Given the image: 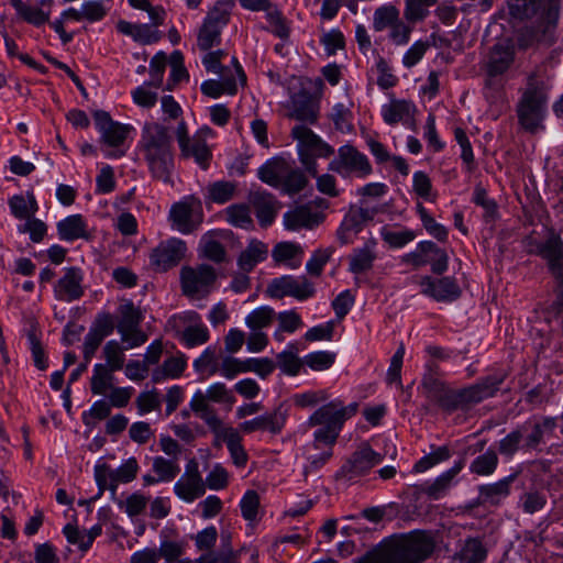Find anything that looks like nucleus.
<instances>
[{
    "mask_svg": "<svg viewBox=\"0 0 563 563\" xmlns=\"http://www.w3.org/2000/svg\"><path fill=\"white\" fill-rule=\"evenodd\" d=\"M187 245L185 241L170 238L159 243L151 253V265L156 271L166 272L176 266L186 255Z\"/></svg>",
    "mask_w": 563,
    "mask_h": 563,
    "instance_id": "15",
    "label": "nucleus"
},
{
    "mask_svg": "<svg viewBox=\"0 0 563 563\" xmlns=\"http://www.w3.org/2000/svg\"><path fill=\"white\" fill-rule=\"evenodd\" d=\"M329 170L343 177L365 178L372 174L373 168L365 154L353 145L345 144L338 150L336 157L330 162Z\"/></svg>",
    "mask_w": 563,
    "mask_h": 563,
    "instance_id": "10",
    "label": "nucleus"
},
{
    "mask_svg": "<svg viewBox=\"0 0 563 563\" xmlns=\"http://www.w3.org/2000/svg\"><path fill=\"white\" fill-rule=\"evenodd\" d=\"M217 278V271L208 264L184 266L180 269L181 291L191 300L205 299L214 290Z\"/></svg>",
    "mask_w": 563,
    "mask_h": 563,
    "instance_id": "7",
    "label": "nucleus"
},
{
    "mask_svg": "<svg viewBox=\"0 0 563 563\" xmlns=\"http://www.w3.org/2000/svg\"><path fill=\"white\" fill-rule=\"evenodd\" d=\"M227 221L242 229H249L252 227L253 221L250 214V209L246 205H232L225 209Z\"/></svg>",
    "mask_w": 563,
    "mask_h": 563,
    "instance_id": "57",
    "label": "nucleus"
},
{
    "mask_svg": "<svg viewBox=\"0 0 563 563\" xmlns=\"http://www.w3.org/2000/svg\"><path fill=\"white\" fill-rule=\"evenodd\" d=\"M124 350L125 349L115 340L106 343L103 346V356L108 369L115 372L123 367L125 361Z\"/></svg>",
    "mask_w": 563,
    "mask_h": 563,
    "instance_id": "54",
    "label": "nucleus"
},
{
    "mask_svg": "<svg viewBox=\"0 0 563 563\" xmlns=\"http://www.w3.org/2000/svg\"><path fill=\"white\" fill-rule=\"evenodd\" d=\"M549 87L536 74L527 78L526 87L516 106L519 125L531 134L544 130L543 121L548 112Z\"/></svg>",
    "mask_w": 563,
    "mask_h": 563,
    "instance_id": "3",
    "label": "nucleus"
},
{
    "mask_svg": "<svg viewBox=\"0 0 563 563\" xmlns=\"http://www.w3.org/2000/svg\"><path fill=\"white\" fill-rule=\"evenodd\" d=\"M120 33L131 36L135 42L147 45L161 40V32L151 24H136L121 20L117 24Z\"/></svg>",
    "mask_w": 563,
    "mask_h": 563,
    "instance_id": "31",
    "label": "nucleus"
},
{
    "mask_svg": "<svg viewBox=\"0 0 563 563\" xmlns=\"http://www.w3.org/2000/svg\"><path fill=\"white\" fill-rule=\"evenodd\" d=\"M152 468L162 482L173 481L180 472L175 460H167L163 456H155L153 459Z\"/></svg>",
    "mask_w": 563,
    "mask_h": 563,
    "instance_id": "58",
    "label": "nucleus"
},
{
    "mask_svg": "<svg viewBox=\"0 0 563 563\" xmlns=\"http://www.w3.org/2000/svg\"><path fill=\"white\" fill-rule=\"evenodd\" d=\"M514 58L515 49L512 46L498 43L493 47L487 63L488 79L484 89V95L490 103L497 102L501 95V85L494 78L506 73Z\"/></svg>",
    "mask_w": 563,
    "mask_h": 563,
    "instance_id": "8",
    "label": "nucleus"
},
{
    "mask_svg": "<svg viewBox=\"0 0 563 563\" xmlns=\"http://www.w3.org/2000/svg\"><path fill=\"white\" fill-rule=\"evenodd\" d=\"M509 14L518 20L538 16L544 30L556 24L559 0H509Z\"/></svg>",
    "mask_w": 563,
    "mask_h": 563,
    "instance_id": "9",
    "label": "nucleus"
},
{
    "mask_svg": "<svg viewBox=\"0 0 563 563\" xmlns=\"http://www.w3.org/2000/svg\"><path fill=\"white\" fill-rule=\"evenodd\" d=\"M170 321L175 324L189 323L178 335L179 340L189 349L205 344L210 338L208 328L196 311L174 316Z\"/></svg>",
    "mask_w": 563,
    "mask_h": 563,
    "instance_id": "17",
    "label": "nucleus"
},
{
    "mask_svg": "<svg viewBox=\"0 0 563 563\" xmlns=\"http://www.w3.org/2000/svg\"><path fill=\"white\" fill-rule=\"evenodd\" d=\"M211 431L217 439L225 442L233 463L239 467L244 466L247 462V454L241 444L242 438L238 430L232 427L222 426L218 429H211Z\"/></svg>",
    "mask_w": 563,
    "mask_h": 563,
    "instance_id": "30",
    "label": "nucleus"
},
{
    "mask_svg": "<svg viewBox=\"0 0 563 563\" xmlns=\"http://www.w3.org/2000/svg\"><path fill=\"white\" fill-rule=\"evenodd\" d=\"M200 211V201L194 197L174 203L169 211L172 227L183 234L191 233L202 221Z\"/></svg>",
    "mask_w": 563,
    "mask_h": 563,
    "instance_id": "12",
    "label": "nucleus"
},
{
    "mask_svg": "<svg viewBox=\"0 0 563 563\" xmlns=\"http://www.w3.org/2000/svg\"><path fill=\"white\" fill-rule=\"evenodd\" d=\"M9 206L12 214L20 220L29 219L38 209L35 197L31 192L27 194V197L22 195L13 196L9 200Z\"/></svg>",
    "mask_w": 563,
    "mask_h": 563,
    "instance_id": "45",
    "label": "nucleus"
},
{
    "mask_svg": "<svg viewBox=\"0 0 563 563\" xmlns=\"http://www.w3.org/2000/svg\"><path fill=\"white\" fill-rule=\"evenodd\" d=\"M454 137L461 147V158L465 165V169L472 173L475 169V158L470 139L461 128L454 130Z\"/></svg>",
    "mask_w": 563,
    "mask_h": 563,
    "instance_id": "60",
    "label": "nucleus"
},
{
    "mask_svg": "<svg viewBox=\"0 0 563 563\" xmlns=\"http://www.w3.org/2000/svg\"><path fill=\"white\" fill-rule=\"evenodd\" d=\"M288 117L298 121L316 123L318 120L319 106L307 92L295 93L289 103Z\"/></svg>",
    "mask_w": 563,
    "mask_h": 563,
    "instance_id": "27",
    "label": "nucleus"
},
{
    "mask_svg": "<svg viewBox=\"0 0 563 563\" xmlns=\"http://www.w3.org/2000/svg\"><path fill=\"white\" fill-rule=\"evenodd\" d=\"M93 120L96 128L101 134V141L107 145L117 147L125 141L129 126L113 121L107 111H96Z\"/></svg>",
    "mask_w": 563,
    "mask_h": 563,
    "instance_id": "20",
    "label": "nucleus"
},
{
    "mask_svg": "<svg viewBox=\"0 0 563 563\" xmlns=\"http://www.w3.org/2000/svg\"><path fill=\"white\" fill-rule=\"evenodd\" d=\"M267 254V245L261 241L253 240L250 242L246 249L241 252L238 260V265L242 269V272L249 273L253 271V268L258 263L265 261Z\"/></svg>",
    "mask_w": 563,
    "mask_h": 563,
    "instance_id": "37",
    "label": "nucleus"
},
{
    "mask_svg": "<svg viewBox=\"0 0 563 563\" xmlns=\"http://www.w3.org/2000/svg\"><path fill=\"white\" fill-rule=\"evenodd\" d=\"M186 548L187 544L184 541L163 540L156 552L159 554V558L165 560V563H170L180 559L184 555Z\"/></svg>",
    "mask_w": 563,
    "mask_h": 563,
    "instance_id": "62",
    "label": "nucleus"
},
{
    "mask_svg": "<svg viewBox=\"0 0 563 563\" xmlns=\"http://www.w3.org/2000/svg\"><path fill=\"white\" fill-rule=\"evenodd\" d=\"M113 331V323L109 316L99 319L85 336L84 358L89 362L100 346L101 342Z\"/></svg>",
    "mask_w": 563,
    "mask_h": 563,
    "instance_id": "28",
    "label": "nucleus"
},
{
    "mask_svg": "<svg viewBox=\"0 0 563 563\" xmlns=\"http://www.w3.org/2000/svg\"><path fill=\"white\" fill-rule=\"evenodd\" d=\"M383 456L375 452L367 442H362L357 449L346 459L340 473L347 478H354L366 474L375 465L379 464Z\"/></svg>",
    "mask_w": 563,
    "mask_h": 563,
    "instance_id": "14",
    "label": "nucleus"
},
{
    "mask_svg": "<svg viewBox=\"0 0 563 563\" xmlns=\"http://www.w3.org/2000/svg\"><path fill=\"white\" fill-rule=\"evenodd\" d=\"M463 466V462L459 461L450 470L442 473L430 485L427 486V495L433 499L442 498L453 486L454 478L462 471Z\"/></svg>",
    "mask_w": 563,
    "mask_h": 563,
    "instance_id": "39",
    "label": "nucleus"
},
{
    "mask_svg": "<svg viewBox=\"0 0 563 563\" xmlns=\"http://www.w3.org/2000/svg\"><path fill=\"white\" fill-rule=\"evenodd\" d=\"M506 377L507 373L505 371H498L466 388L452 389L445 398L444 410L448 412L468 410L476 404L493 397Z\"/></svg>",
    "mask_w": 563,
    "mask_h": 563,
    "instance_id": "5",
    "label": "nucleus"
},
{
    "mask_svg": "<svg viewBox=\"0 0 563 563\" xmlns=\"http://www.w3.org/2000/svg\"><path fill=\"white\" fill-rule=\"evenodd\" d=\"M266 294L271 298L280 299L286 296L305 300L314 294L312 284L306 277L296 278L285 275L274 278L266 288Z\"/></svg>",
    "mask_w": 563,
    "mask_h": 563,
    "instance_id": "13",
    "label": "nucleus"
},
{
    "mask_svg": "<svg viewBox=\"0 0 563 563\" xmlns=\"http://www.w3.org/2000/svg\"><path fill=\"white\" fill-rule=\"evenodd\" d=\"M376 242L368 241L363 247L353 250L349 257V267L353 274H362L373 267L376 260Z\"/></svg>",
    "mask_w": 563,
    "mask_h": 563,
    "instance_id": "36",
    "label": "nucleus"
},
{
    "mask_svg": "<svg viewBox=\"0 0 563 563\" xmlns=\"http://www.w3.org/2000/svg\"><path fill=\"white\" fill-rule=\"evenodd\" d=\"M515 476H507L494 484H487L479 486L478 498L482 504H488L492 506L499 505L510 494V485L514 482Z\"/></svg>",
    "mask_w": 563,
    "mask_h": 563,
    "instance_id": "34",
    "label": "nucleus"
},
{
    "mask_svg": "<svg viewBox=\"0 0 563 563\" xmlns=\"http://www.w3.org/2000/svg\"><path fill=\"white\" fill-rule=\"evenodd\" d=\"M459 558L461 563H482L486 558V550L478 539H467Z\"/></svg>",
    "mask_w": 563,
    "mask_h": 563,
    "instance_id": "55",
    "label": "nucleus"
},
{
    "mask_svg": "<svg viewBox=\"0 0 563 563\" xmlns=\"http://www.w3.org/2000/svg\"><path fill=\"white\" fill-rule=\"evenodd\" d=\"M555 427L556 420L554 418H544L541 422L536 423L531 433L527 437L523 448H537L542 442L544 433L553 431Z\"/></svg>",
    "mask_w": 563,
    "mask_h": 563,
    "instance_id": "61",
    "label": "nucleus"
},
{
    "mask_svg": "<svg viewBox=\"0 0 563 563\" xmlns=\"http://www.w3.org/2000/svg\"><path fill=\"white\" fill-rule=\"evenodd\" d=\"M175 494L186 503H192L206 493V484L198 470V463L190 461L185 473L174 486Z\"/></svg>",
    "mask_w": 563,
    "mask_h": 563,
    "instance_id": "16",
    "label": "nucleus"
},
{
    "mask_svg": "<svg viewBox=\"0 0 563 563\" xmlns=\"http://www.w3.org/2000/svg\"><path fill=\"white\" fill-rule=\"evenodd\" d=\"M335 353L329 351H318L307 354L302 363L312 371L321 372L330 368L335 362Z\"/></svg>",
    "mask_w": 563,
    "mask_h": 563,
    "instance_id": "59",
    "label": "nucleus"
},
{
    "mask_svg": "<svg viewBox=\"0 0 563 563\" xmlns=\"http://www.w3.org/2000/svg\"><path fill=\"white\" fill-rule=\"evenodd\" d=\"M113 371L107 368L104 364H96L90 379V389L93 395H106L113 387Z\"/></svg>",
    "mask_w": 563,
    "mask_h": 563,
    "instance_id": "46",
    "label": "nucleus"
},
{
    "mask_svg": "<svg viewBox=\"0 0 563 563\" xmlns=\"http://www.w3.org/2000/svg\"><path fill=\"white\" fill-rule=\"evenodd\" d=\"M120 321L117 325L118 331L131 330L132 328L140 327L142 321V313L132 301H125L119 307Z\"/></svg>",
    "mask_w": 563,
    "mask_h": 563,
    "instance_id": "51",
    "label": "nucleus"
},
{
    "mask_svg": "<svg viewBox=\"0 0 563 563\" xmlns=\"http://www.w3.org/2000/svg\"><path fill=\"white\" fill-rule=\"evenodd\" d=\"M306 185L307 178L305 174L290 164L279 189L288 195H292L301 191Z\"/></svg>",
    "mask_w": 563,
    "mask_h": 563,
    "instance_id": "56",
    "label": "nucleus"
},
{
    "mask_svg": "<svg viewBox=\"0 0 563 563\" xmlns=\"http://www.w3.org/2000/svg\"><path fill=\"white\" fill-rule=\"evenodd\" d=\"M413 106L406 100H391L382 107V117L386 124L395 125L411 117Z\"/></svg>",
    "mask_w": 563,
    "mask_h": 563,
    "instance_id": "42",
    "label": "nucleus"
},
{
    "mask_svg": "<svg viewBox=\"0 0 563 563\" xmlns=\"http://www.w3.org/2000/svg\"><path fill=\"white\" fill-rule=\"evenodd\" d=\"M221 80L209 79L201 84V91L203 95L211 98H219L223 93L234 95L238 86L233 74L220 75Z\"/></svg>",
    "mask_w": 563,
    "mask_h": 563,
    "instance_id": "41",
    "label": "nucleus"
},
{
    "mask_svg": "<svg viewBox=\"0 0 563 563\" xmlns=\"http://www.w3.org/2000/svg\"><path fill=\"white\" fill-rule=\"evenodd\" d=\"M15 10L16 16L25 23L40 27L49 22L53 0H41L40 5H33L30 1L9 0Z\"/></svg>",
    "mask_w": 563,
    "mask_h": 563,
    "instance_id": "21",
    "label": "nucleus"
},
{
    "mask_svg": "<svg viewBox=\"0 0 563 563\" xmlns=\"http://www.w3.org/2000/svg\"><path fill=\"white\" fill-rule=\"evenodd\" d=\"M137 147L152 176L168 181L174 167L173 142L168 129L158 122H145Z\"/></svg>",
    "mask_w": 563,
    "mask_h": 563,
    "instance_id": "1",
    "label": "nucleus"
},
{
    "mask_svg": "<svg viewBox=\"0 0 563 563\" xmlns=\"http://www.w3.org/2000/svg\"><path fill=\"white\" fill-rule=\"evenodd\" d=\"M498 465V456L494 450L478 455L470 465V471L479 476L492 475Z\"/></svg>",
    "mask_w": 563,
    "mask_h": 563,
    "instance_id": "52",
    "label": "nucleus"
},
{
    "mask_svg": "<svg viewBox=\"0 0 563 563\" xmlns=\"http://www.w3.org/2000/svg\"><path fill=\"white\" fill-rule=\"evenodd\" d=\"M251 202L260 224L262 227L271 225L278 211V201L275 197L266 191H254L251 195Z\"/></svg>",
    "mask_w": 563,
    "mask_h": 563,
    "instance_id": "29",
    "label": "nucleus"
},
{
    "mask_svg": "<svg viewBox=\"0 0 563 563\" xmlns=\"http://www.w3.org/2000/svg\"><path fill=\"white\" fill-rule=\"evenodd\" d=\"M291 136L298 142V151L314 153L318 157H329L334 153L332 146L323 142L306 125H295L291 130Z\"/></svg>",
    "mask_w": 563,
    "mask_h": 563,
    "instance_id": "25",
    "label": "nucleus"
},
{
    "mask_svg": "<svg viewBox=\"0 0 563 563\" xmlns=\"http://www.w3.org/2000/svg\"><path fill=\"white\" fill-rule=\"evenodd\" d=\"M233 3L230 0H219L208 12L203 23L222 29L229 23Z\"/></svg>",
    "mask_w": 563,
    "mask_h": 563,
    "instance_id": "44",
    "label": "nucleus"
},
{
    "mask_svg": "<svg viewBox=\"0 0 563 563\" xmlns=\"http://www.w3.org/2000/svg\"><path fill=\"white\" fill-rule=\"evenodd\" d=\"M57 232L60 240L68 242L89 238L87 222L81 214H71L60 220Z\"/></svg>",
    "mask_w": 563,
    "mask_h": 563,
    "instance_id": "33",
    "label": "nucleus"
},
{
    "mask_svg": "<svg viewBox=\"0 0 563 563\" xmlns=\"http://www.w3.org/2000/svg\"><path fill=\"white\" fill-rule=\"evenodd\" d=\"M302 255V247L295 242H280L272 251L273 260L290 269H296L301 265Z\"/></svg>",
    "mask_w": 563,
    "mask_h": 563,
    "instance_id": "35",
    "label": "nucleus"
},
{
    "mask_svg": "<svg viewBox=\"0 0 563 563\" xmlns=\"http://www.w3.org/2000/svg\"><path fill=\"white\" fill-rule=\"evenodd\" d=\"M210 402L221 405L230 411L236 402L233 390L229 389L224 383L217 382L211 384L205 393L197 390L189 402L190 409L210 430L225 426Z\"/></svg>",
    "mask_w": 563,
    "mask_h": 563,
    "instance_id": "4",
    "label": "nucleus"
},
{
    "mask_svg": "<svg viewBox=\"0 0 563 563\" xmlns=\"http://www.w3.org/2000/svg\"><path fill=\"white\" fill-rule=\"evenodd\" d=\"M421 387L424 395L435 401L443 410L445 398L450 395L452 389L446 388L444 383L439 378L438 365L434 362H430L427 365V373H424Z\"/></svg>",
    "mask_w": 563,
    "mask_h": 563,
    "instance_id": "26",
    "label": "nucleus"
},
{
    "mask_svg": "<svg viewBox=\"0 0 563 563\" xmlns=\"http://www.w3.org/2000/svg\"><path fill=\"white\" fill-rule=\"evenodd\" d=\"M329 395L325 390H308L292 396V402L298 408L314 407L318 404L327 401Z\"/></svg>",
    "mask_w": 563,
    "mask_h": 563,
    "instance_id": "64",
    "label": "nucleus"
},
{
    "mask_svg": "<svg viewBox=\"0 0 563 563\" xmlns=\"http://www.w3.org/2000/svg\"><path fill=\"white\" fill-rule=\"evenodd\" d=\"M421 292L432 297L437 301H453L461 295V289L456 282L451 277L432 279L423 277L420 282Z\"/></svg>",
    "mask_w": 563,
    "mask_h": 563,
    "instance_id": "24",
    "label": "nucleus"
},
{
    "mask_svg": "<svg viewBox=\"0 0 563 563\" xmlns=\"http://www.w3.org/2000/svg\"><path fill=\"white\" fill-rule=\"evenodd\" d=\"M530 253L537 254L547 261L549 269L556 280V299L551 310L560 316L563 313V241L554 231H550L545 241H530Z\"/></svg>",
    "mask_w": 563,
    "mask_h": 563,
    "instance_id": "6",
    "label": "nucleus"
},
{
    "mask_svg": "<svg viewBox=\"0 0 563 563\" xmlns=\"http://www.w3.org/2000/svg\"><path fill=\"white\" fill-rule=\"evenodd\" d=\"M194 368L197 373L214 375L219 372L220 364L218 361L217 349L208 346L201 355L194 361Z\"/></svg>",
    "mask_w": 563,
    "mask_h": 563,
    "instance_id": "49",
    "label": "nucleus"
},
{
    "mask_svg": "<svg viewBox=\"0 0 563 563\" xmlns=\"http://www.w3.org/2000/svg\"><path fill=\"white\" fill-rule=\"evenodd\" d=\"M357 402L344 405L336 398L321 407L308 418V426L316 427L312 448L319 449L321 444L335 445L344 423L357 412Z\"/></svg>",
    "mask_w": 563,
    "mask_h": 563,
    "instance_id": "2",
    "label": "nucleus"
},
{
    "mask_svg": "<svg viewBox=\"0 0 563 563\" xmlns=\"http://www.w3.org/2000/svg\"><path fill=\"white\" fill-rule=\"evenodd\" d=\"M275 310L269 306H262L254 309L245 318V323L250 330H260L271 327L276 318Z\"/></svg>",
    "mask_w": 563,
    "mask_h": 563,
    "instance_id": "48",
    "label": "nucleus"
},
{
    "mask_svg": "<svg viewBox=\"0 0 563 563\" xmlns=\"http://www.w3.org/2000/svg\"><path fill=\"white\" fill-rule=\"evenodd\" d=\"M399 19V10L393 4L378 7L373 15V29L382 32L387 27H391Z\"/></svg>",
    "mask_w": 563,
    "mask_h": 563,
    "instance_id": "50",
    "label": "nucleus"
},
{
    "mask_svg": "<svg viewBox=\"0 0 563 563\" xmlns=\"http://www.w3.org/2000/svg\"><path fill=\"white\" fill-rule=\"evenodd\" d=\"M199 255L214 263H222L225 261L227 252L212 233H207L200 240Z\"/></svg>",
    "mask_w": 563,
    "mask_h": 563,
    "instance_id": "43",
    "label": "nucleus"
},
{
    "mask_svg": "<svg viewBox=\"0 0 563 563\" xmlns=\"http://www.w3.org/2000/svg\"><path fill=\"white\" fill-rule=\"evenodd\" d=\"M224 55H225L224 52L221 49L207 53L202 58V64L206 67L207 71L219 74V75H222V74L231 75L234 71V74L238 75L240 81L242 84L245 82V80H246L245 74L242 69V66L239 64V62L235 57L232 58L233 70L227 69L221 65V59Z\"/></svg>",
    "mask_w": 563,
    "mask_h": 563,
    "instance_id": "40",
    "label": "nucleus"
},
{
    "mask_svg": "<svg viewBox=\"0 0 563 563\" xmlns=\"http://www.w3.org/2000/svg\"><path fill=\"white\" fill-rule=\"evenodd\" d=\"M375 213L374 209L351 207L336 232L340 242L352 243L364 225L374 219Z\"/></svg>",
    "mask_w": 563,
    "mask_h": 563,
    "instance_id": "19",
    "label": "nucleus"
},
{
    "mask_svg": "<svg viewBox=\"0 0 563 563\" xmlns=\"http://www.w3.org/2000/svg\"><path fill=\"white\" fill-rule=\"evenodd\" d=\"M438 0H405L404 16L410 23L423 21Z\"/></svg>",
    "mask_w": 563,
    "mask_h": 563,
    "instance_id": "47",
    "label": "nucleus"
},
{
    "mask_svg": "<svg viewBox=\"0 0 563 563\" xmlns=\"http://www.w3.org/2000/svg\"><path fill=\"white\" fill-rule=\"evenodd\" d=\"M186 366L187 360L184 354L170 356L153 371L152 380L157 384L168 378H178L183 375Z\"/></svg>",
    "mask_w": 563,
    "mask_h": 563,
    "instance_id": "38",
    "label": "nucleus"
},
{
    "mask_svg": "<svg viewBox=\"0 0 563 563\" xmlns=\"http://www.w3.org/2000/svg\"><path fill=\"white\" fill-rule=\"evenodd\" d=\"M288 417V409L279 405L273 411L266 412L254 419L246 420L240 424V430L244 433L256 431H268L272 434H278L284 429Z\"/></svg>",
    "mask_w": 563,
    "mask_h": 563,
    "instance_id": "18",
    "label": "nucleus"
},
{
    "mask_svg": "<svg viewBox=\"0 0 563 563\" xmlns=\"http://www.w3.org/2000/svg\"><path fill=\"white\" fill-rule=\"evenodd\" d=\"M236 192V184L233 181L219 180L208 186V197L216 203L230 201Z\"/></svg>",
    "mask_w": 563,
    "mask_h": 563,
    "instance_id": "53",
    "label": "nucleus"
},
{
    "mask_svg": "<svg viewBox=\"0 0 563 563\" xmlns=\"http://www.w3.org/2000/svg\"><path fill=\"white\" fill-rule=\"evenodd\" d=\"M82 273L77 267H67L54 287L55 297L62 301H74L84 295Z\"/></svg>",
    "mask_w": 563,
    "mask_h": 563,
    "instance_id": "23",
    "label": "nucleus"
},
{
    "mask_svg": "<svg viewBox=\"0 0 563 563\" xmlns=\"http://www.w3.org/2000/svg\"><path fill=\"white\" fill-rule=\"evenodd\" d=\"M175 135L181 156L185 158H194L202 169H207L212 157L211 150L207 145V142L199 135L189 136L188 126L184 120L178 122Z\"/></svg>",
    "mask_w": 563,
    "mask_h": 563,
    "instance_id": "11",
    "label": "nucleus"
},
{
    "mask_svg": "<svg viewBox=\"0 0 563 563\" xmlns=\"http://www.w3.org/2000/svg\"><path fill=\"white\" fill-rule=\"evenodd\" d=\"M95 478L101 493L106 488L115 490L119 484L115 475V470L111 468L106 463L97 464L95 466Z\"/></svg>",
    "mask_w": 563,
    "mask_h": 563,
    "instance_id": "63",
    "label": "nucleus"
},
{
    "mask_svg": "<svg viewBox=\"0 0 563 563\" xmlns=\"http://www.w3.org/2000/svg\"><path fill=\"white\" fill-rule=\"evenodd\" d=\"M283 220L285 228L289 231L312 230L323 221V214L303 205L285 212Z\"/></svg>",
    "mask_w": 563,
    "mask_h": 563,
    "instance_id": "22",
    "label": "nucleus"
},
{
    "mask_svg": "<svg viewBox=\"0 0 563 563\" xmlns=\"http://www.w3.org/2000/svg\"><path fill=\"white\" fill-rule=\"evenodd\" d=\"M289 165L285 158L274 157L258 168L257 176L263 183L279 189Z\"/></svg>",
    "mask_w": 563,
    "mask_h": 563,
    "instance_id": "32",
    "label": "nucleus"
}]
</instances>
